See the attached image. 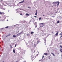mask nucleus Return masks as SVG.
I'll use <instances>...</instances> for the list:
<instances>
[{
	"mask_svg": "<svg viewBox=\"0 0 62 62\" xmlns=\"http://www.w3.org/2000/svg\"><path fill=\"white\" fill-rule=\"evenodd\" d=\"M24 0H23L22 1L19 2V4H21V3H22L23 4L24 3Z\"/></svg>",
	"mask_w": 62,
	"mask_h": 62,
	"instance_id": "nucleus-1",
	"label": "nucleus"
},
{
	"mask_svg": "<svg viewBox=\"0 0 62 62\" xmlns=\"http://www.w3.org/2000/svg\"><path fill=\"white\" fill-rule=\"evenodd\" d=\"M1 17H0V19H1Z\"/></svg>",
	"mask_w": 62,
	"mask_h": 62,
	"instance_id": "nucleus-46",
	"label": "nucleus"
},
{
	"mask_svg": "<svg viewBox=\"0 0 62 62\" xmlns=\"http://www.w3.org/2000/svg\"><path fill=\"white\" fill-rule=\"evenodd\" d=\"M11 35V34H8V36H10Z\"/></svg>",
	"mask_w": 62,
	"mask_h": 62,
	"instance_id": "nucleus-20",
	"label": "nucleus"
},
{
	"mask_svg": "<svg viewBox=\"0 0 62 62\" xmlns=\"http://www.w3.org/2000/svg\"><path fill=\"white\" fill-rule=\"evenodd\" d=\"M28 34H27V36H28Z\"/></svg>",
	"mask_w": 62,
	"mask_h": 62,
	"instance_id": "nucleus-39",
	"label": "nucleus"
},
{
	"mask_svg": "<svg viewBox=\"0 0 62 62\" xmlns=\"http://www.w3.org/2000/svg\"><path fill=\"white\" fill-rule=\"evenodd\" d=\"M24 22H25V21H24Z\"/></svg>",
	"mask_w": 62,
	"mask_h": 62,
	"instance_id": "nucleus-48",
	"label": "nucleus"
},
{
	"mask_svg": "<svg viewBox=\"0 0 62 62\" xmlns=\"http://www.w3.org/2000/svg\"><path fill=\"white\" fill-rule=\"evenodd\" d=\"M8 35H7L6 36V37H8Z\"/></svg>",
	"mask_w": 62,
	"mask_h": 62,
	"instance_id": "nucleus-37",
	"label": "nucleus"
},
{
	"mask_svg": "<svg viewBox=\"0 0 62 62\" xmlns=\"http://www.w3.org/2000/svg\"><path fill=\"white\" fill-rule=\"evenodd\" d=\"M34 52L35 53V51H34Z\"/></svg>",
	"mask_w": 62,
	"mask_h": 62,
	"instance_id": "nucleus-44",
	"label": "nucleus"
},
{
	"mask_svg": "<svg viewBox=\"0 0 62 62\" xmlns=\"http://www.w3.org/2000/svg\"><path fill=\"white\" fill-rule=\"evenodd\" d=\"M34 32H31V34H34Z\"/></svg>",
	"mask_w": 62,
	"mask_h": 62,
	"instance_id": "nucleus-17",
	"label": "nucleus"
},
{
	"mask_svg": "<svg viewBox=\"0 0 62 62\" xmlns=\"http://www.w3.org/2000/svg\"><path fill=\"white\" fill-rule=\"evenodd\" d=\"M20 15H22V14L20 13Z\"/></svg>",
	"mask_w": 62,
	"mask_h": 62,
	"instance_id": "nucleus-33",
	"label": "nucleus"
},
{
	"mask_svg": "<svg viewBox=\"0 0 62 62\" xmlns=\"http://www.w3.org/2000/svg\"><path fill=\"white\" fill-rule=\"evenodd\" d=\"M52 33H53V32H52Z\"/></svg>",
	"mask_w": 62,
	"mask_h": 62,
	"instance_id": "nucleus-51",
	"label": "nucleus"
},
{
	"mask_svg": "<svg viewBox=\"0 0 62 62\" xmlns=\"http://www.w3.org/2000/svg\"><path fill=\"white\" fill-rule=\"evenodd\" d=\"M44 54V55H46L47 54V53H44V54Z\"/></svg>",
	"mask_w": 62,
	"mask_h": 62,
	"instance_id": "nucleus-6",
	"label": "nucleus"
},
{
	"mask_svg": "<svg viewBox=\"0 0 62 62\" xmlns=\"http://www.w3.org/2000/svg\"><path fill=\"white\" fill-rule=\"evenodd\" d=\"M34 17H35V18H37V16H34Z\"/></svg>",
	"mask_w": 62,
	"mask_h": 62,
	"instance_id": "nucleus-31",
	"label": "nucleus"
},
{
	"mask_svg": "<svg viewBox=\"0 0 62 62\" xmlns=\"http://www.w3.org/2000/svg\"><path fill=\"white\" fill-rule=\"evenodd\" d=\"M44 41H45V43H46V39H44Z\"/></svg>",
	"mask_w": 62,
	"mask_h": 62,
	"instance_id": "nucleus-4",
	"label": "nucleus"
},
{
	"mask_svg": "<svg viewBox=\"0 0 62 62\" xmlns=\"http://www.w3.org/2000/svg\"><path fill=\"white\" fill-rule=\"evenodd\" d=\"M4 62V61H3L2 62Z\"/></svg>",
	"mask_w": 62,
	"mask_h": 62,
	"instance_id": "nucleus-53",
	"label": "nucleus"
},
{
	"mask_svg": "<svg viewBox=\"0 0 62 62\" xmlns=\"http://www.w3.org/2000/svg\"><path fill=\"white\" fill-rule=\"evenodd\" d=\"M4 6H7V5H5V4H4Z\"/></svg>",
	"mask_w": 62,
	"mask_h": 62,
	"instance_id": "nucleus-34",
	"label": "nucleus"
},
{
	"mask_svg": "<svg viewBox=\"0 0 62 62\" xmlns=\"http://www.w3.org/2000/svg\"><path fill=\"white\" fill-rule=\"evenodd\" d=\"M8 21V20H7V21Z\"/></svg>",
	"mask_w": 62,
	"mask_h": 62,
	"instance_id": "nucleus-42",
	"label": "nucleus"
},
{
	"mask_svg": "<svg viewBox=\"0 0 62 62\" xmlns=\"http://www.w3.org/2000/svg\"><path fill=\"white\" fill-rule=\"evenodd\" d=\"M23 22V21H21V23H23V22Z\"/></svg>",
	"mask_w": 62,
	"mask_h": 62,
	"instance_id": "nucleus-35",
	"label": "nucleus"
},
{
	"mask_svg": "<svg viewBox=\"0 0 62 62\" xmlns=\"http://www.w3.org/2000/svg\"><path fill=\"white\" fill-rule=\"evenodd\" d=\"M41 26V27H43V26Z\"/></svg>",
	"mask_w": 62,
	"mask_h": 62,
	"instance_id": "nucleus-43",
	"label": "nucleus"
},
{
	"mask_svg": "<svg viewBox=\"0 0 62 62\" xmlns=\"http://www.w3.org/2000/svg\"><path fill=\"white\" fill-rule=\"evenodd\" d=\"M43 16H44V15H43Z\"/></svg>",
	"mask_w": 62,
	"mask_h": 62,
	"instance_id": "nucleus-52",
	"label": "nucleus"
},
{
	"mask_svg": "<svg viewBox=\"0 0 62 62\" xmlns=\"http://www.w3.org/2000/svg\"><path fill=\"white\" fill-rule=\"evenodd\" d=\"M26 15H27V16L29 15V14L27 13L26 14Z\"/></svg>",
	"mask_w": 62,
	"mask_h": 62,
	"instance_id": "nucleus-22",
	"label": "nucleus"
},
{
	"mask_svg": "<svg viewBox=\"0 0 62 62\" xmlns=\"http://www.w3.org/2000/svg\"><path fill=\"white\" fill-rule=\"evenodd\" d=\"M13 37L14 38H15L16 37V36L15 35H13Z\"/></svg>",
	"mask_w": 62,
	"mask_h": 62,
	"instance_id": "nucleus-8",
	"label": "nucleus"
},
{
	"mask_svg": "<svg viewBox=\"0 0 62 62\" xmlns=\"http://www.w3.org/2000/svg\"><path fill=\"white\" fill-rule=\"evenodd\" d=\"M8 12H9V10H8Z\"/></svg>",
	"mask_w": 62,
	"mask_h": 62,
	"instance_id": "nucleus-45",
	"label": "nucleus"
},
{
	"mask_svg": "<svg viewBox=\"0 0 62 62\" xmlns=\"http://www.w3.org/2000/svg\"><path fill=\"white\" fill-rule=\"evenodd\" d=\"M32 57L31 56V57Z\"/></svg>",
	"mask_w": 62,
	"mask_h": 62,
	"instance_id": "nucleus-58",
	"label": "nucleus"
},
{
	"mask_svg": "<svg viewBox=\"0 0 62 62\" xmlns=\"http://www.w3.org/2000/svg\"><path fill=\"white\" fill-rule=\"evenodd\" d=\"M13 53H15V50L13 49Z\"/></svg>",
	"mask_w": 62,
	"mask_h": 62,
	"instance_id": "nucleus-10",
	"label": "nucleus"
},
{
	"mask_svg": "<svg viewBox=\"0 0 62 62\" xmlns=\"http://www.w3.org/2000/svg\"><path fill=\"white\" fill-rule=\"evenodd\" d=\"M52 17L53 18H54L55 17V16H52Z\"/></svg>",
	"mask_w": 62,
	"mask_h": 62,
	"instance_id": "nucleus-16",
	"label": "nucleus"
},
{
	"mask_svg": "<svg viewBox=\"0 0 62 62\" xmlns=\"http://www.w3.org/2000/svg\"><path fill=\"white\" fill-rule=\"evenodd\" d=\"M35 15H37V11H36V13L35 14Z\"/></svg>",
	"mask_w": 62,
	"mask_h": 62,
	"instance_id": "nucleus-13",
	"label": "nucleus"
},
{
	"mask_svg": "<svg viewBox=\"0 0 62 62\" xmlns=\"http://www.w3.org/2000/svg\"><path fill=\"white\" fill-rule=\"evenodd\" d=\"M28 8H29L30 9H31V7H28Z\"/></svg>",
	"mask_w": 62,
	"mask_h": 62,
	"instance_id": "nucleus-24",
	"label": "nucleus"
},
{
	"mask_svg": "<svg viewBox=\"0 0 62 62\" xmlns=\"http://www.w3.org/2000/svg\"><path fill=\"white\" fill-rule=\"evenodd\" d=\"M37 44L36 45L35 44H34V47H36V45H37Z\"/></svg>",
	"mask_w": 62,
	"mask_h": 62,
	"instance_id": "nucleus-9",
	"label": "nucleus"
},
{
	"mask_svg": "<svg viewBox=\"0 0 62 62\" xmlns=\"http://www.w3.org/2000/svg\"><path fill=\"white\" fill-rule=\"evenodd\" d=\"M3 10H5V9H4V8H3Z\"/></svg>",
	"mask_w": 62,
	"mask_h": 62,
	"instance_id": "nucleus-36",
	"label": "nucleus"
},
{
	"mask_svg": "<svg viewBox=\"0 0 62 62\" xmlns=\"http://www.w3.org/2000/svg\"><path fill=\"white\" fill-rule=\"evenodd\" d=\"M39 42H40V41H37V44H38L39 43Z\"/></svg>",
	"mask_w": 62,
	"mask_h": 62,
	"instance_id": "nucleus-14",
	"label": "nucleus"
},
{
	"mask_svg": "<svg viewBox=\"0 0 62 62\" xmlns=\"http://www.w3.org/2000/svg\"><path fill=\"white\" fill-rule=\"evenodd\" d=\"M41 18L40 17V18H39V20H41Z\"/></svg>",
	"mask_w": 62,
	"mask_h": 62,
	"instance_id": "nucleus-23",
	"label": "nucleus"
},
{
	"mask_svg": "<svg viewBox=\"0 0 62 62\" xmlns=\"http://www.w3.org/2000/svg\"><path fill=\"white\" fill-rule=\"evenodd\" d=\"M36 11L37 12V10H36Z\"/></svg>",
	"mask_w": 62,
	"mask_h": 62,
	"instance_id": "nucleus-54",
	"label": "nucleus"
},
{
	"mask_svg": "<svg viewBox=\"0 0 62 62\" xmlns=\"http://www.w3.org/2000/svg\"><path fill=\"white\" fill-rule=\"evenodd\" d=\"M1 29H4V28H1Z\"/></svg>",
	"mask_w": 62,
	"mask_h": 62,
	"instance_id": "nucleus-38",
	"label": "nucleus"
},
{
	"mask_svg": "<svg viewBox=\"0 0 62 62\" xmlns=\"http://www.w3.org/2000/svg\"><path fill=\"white\" fill-rule=\"evenodd\" d=\"M37 27V25H36L35 27V28H36V27Z\"/></svg>",
	"mask_w": 62,
	"mask_h": 62,
	"instance_id": "nucleus-32",
	"label": "nucleus"
},
{
	"mask_svg": "<svg viewBox=\"0 0 62 62\" xmlns=\"http://www.w3.org/2000/svg\"><path fill=\"white\" fill-rule=\"evenodd\" d=\"M37 39H38V38H37Z\"/></svg>",
	"mask_w": 62,
	"mask_h": 62,
	"instance_id": "nucleus-47",
	"label": "nucleus"
},
{
	"mask_svg": "<svg viewBox=\"0 0 62 62\" xmlns=\"http://www.w3.org/2000/svg\"><path fill=\"white\" fill-rule=\"evenodd\" d=\"M61 35L62 36H61L60 37V38H61V37H62V34L60 33V35H61Z\"/></svg>",
	"mask_w": 62,
	"mask_h": 62,
	"instance_id": "nucleus-21",
	"label": "nucleus"
},
{
	"mask_svg": "<svg viewBox=\"0 0 62 62\" xmlns=\"http://www.w3.org/2000/svg\"><path fill=\"white\" fill-rule=\"evenodd\" d=\"M57 33L55 34L56 36H58V32H57Z\"/></svg>",
	"mask_w": 62,
	"mask_h": 62,
	"instance_id": "nucleus-7",
	"label": "nucleus"
},
{
	"mask_svg": "<svg viewBox=\"0 0 62 62\" xmlns=\"http://www.w3.org/2000/svg\"><path fill=\"white\" fill-rule=\"evenodd\" d=\"M17 46V44H16L15 45V47H16Z\"/></svg>",
	"mask_w": 62,
	"mask_h": 62,
	"instance_id": "nucleus-25",
	"label": "nucleus"
},
{
	"mask_svg": "<svg viewBox=\"0 0 62 62\" xmlns=\"http://www.w3.org/2000/svg\"><path fill=\"white\" fill-rule=\"evenodd\" d=\"M2 13L1 12H0V14L2 15ZM4 14V13L3 14Z\"/></svg>",
	"mask_w": 62,
	"mask_h": 62,
	"instance_id": "nucleus-15",
	"label": "nucleus"
},
{
	"mask_svg": "<svg viewBox=\"0 0 62 62\" xmlns=\"http://www.w3.org/2000/svg\"><path fill=\"white\" fill-rule=\"evenodd\" d=\"M49 59H50V58H49Z\"/></svg>",
	"mask_w": 62,
	"mask_h": 62,
	"instance_id": "nucleus-57",
	"label": "nucleus"
},
{
	"mask_svg": "<svg viewBox=\"0 0 62 62\" xmlns=\"http://www.w3.org/2000/svg\"><path fill=\"white\" fill-rule=\"evenodd\" d=\"M54 2L53 3V4H56V2Z\"/></svg>",
	"mask_w": 62,
	"mask_h": 62,
	"instance_id": "nucleus-5",
	"label": "nucleus"
},
{
	"mask_svg": "<svg viewBox=\"0 0 62 62\" xmlns=\"http://www.w3.org/2000/svg\"><path fill=\"white\" fill-rule=\"evenodd\" d=\"M60 47H61V48H62V46H61L60 45Z\"/></svg>",
	"mask_w": 62,
	"mask_h": 62,
	"instance_id": "nucleus-29",
	"label": "nucleus"
},
{
	"mask_svg": "<svg viewBox=\"0 0 62 62\" xmlns=\"http://www.w3.org/2000/svg\"><path fill=\"white\" fill-rule=\"evenodd\" d=\"M17 36H20V34H19V33L17 35Z\"/></svg>",
	"mask_w": 62,
	"mask_h": 62,
	"instance_id": "nucleus-26",
	"label": "nucleus"
},
{
	"mask_svg": "<svg viewBox=\"0 0 62 62\" xmlns=\"http://www.w3.org/2000/svg\"><path fill=\"white\" fill-rule=\"evenodd\" d=\"M44 56H42V59H43V58H44Z\"/></svg>",
	"mask_w": 62,
	"mask_h": 62,
	"instance_id": "nucleus-28",
	"label": "nucleus"
},
{
	"mask_svg": "<svg viewBox=\"0 0 62 62\" xmlns=\"http://www.w3.org/2000/svg\"><path fill=\"white\" fill-rule=\"evenodd\" d=\"M2 13H4V12H3Z\"/></svg>",
	"mask_w": 62,
	"mask_h": 62,
	"instance_id": "nucleus-56",
	"label": "nucleus"
},
{
	"mask_svg": "<svg viewBox=\"0 0 62 62\" xmlns=\"http://www.w3.org/2000/svg\"><path fill=\"white\" fill-rule=\"evenodd\" d=\"M16 62H18V61H17Z\"/></svg>",
	"mask_w": 62,
	"mask_h": 62,
	"instance_id": "nucleus-40",
	"label": "nucleus"
},
{
	"mask_svg": "<svg viewBox=\"0 0 62 62\" xmlns=\"http://www.w3.org/2000/svg\"><path fill=\"white\" fill-rule=\"evenodd\" d=\"M56 3V4H57V3H58V4H57V6H58L59 5V2H57Z\"/></svg>",
	"mask_w": 62,
	"mask_h": 62,
	"instance_id": "nucleus-3",
	"label": "nucleus"
},
{
	"mask_svg": "<svg viewBox=\"0 0 62 62\" xmlns=\"http://www.w3.org/2000/svg\"><path fill=\"white\" fill-rule=\"evenodd\" d=\"M15 26H16V25H15Z\"/></svg>",
	"mask_w": 62,
	"mask_h": 62,
	"instance_id": "nucleus-50",
	"label": "nucleus"
},
{
	"mask_svg": "<svg viewBox=\"0 0 62 62\" xmlns=\"http://www.w3.org/2000/svg\"><path fill=\"white\" fill-rule=\"evenodd\" d=\"M25 62V61H24V62Z\"/></svg>",
	"mask_w": 62,
	"mask_h": 62,
	"instance_id": "nucleus-49",
	"label": "nucleus"
},
{
	"mask_svg": "<svg viewBox=\"0 0 62 62\" xmlns=\"http://www.w3.org/2000/svg\"><path fill=\"white\" fill-rule=\"evenodd\" d=\"M52 54L54 56H55V55L53 53H52Z\"/></svg>",
	"mask_w": 62,
	"mask_h": 62,
	"instance_id": "nucleus-12",
	"label": "nucleus"
},
{
	"mask_svg": "<svg viewBox=\"0 0 62 62\" xmlns=\"http://www.w3.org/2000/svg\"><path fill=\"white\" fill-rule=\"evenodd\" d=\"M34 24L35 25H37V22H35V23H34Z\"/></svg>",
	"mask_w": 62,
	"mask_h": 62,
	"instance_id": "nucleus-11",
	"label": "nucleus"
},
{
	"mask_svg": "<svg viewBox=\"0 0 62 62\" xmlns=\"http://www.w3.org/2000/svg\"><path fill=\"white\" fill-rule=\"evenodd\" d=\"M52 16H51V15H50V16H51V17H52Z\"/></svg>",
	"mask_w": 62,
	"mask_h": 62,
	"instance_id": "nucleus-41",
	"label": "nucleus"
},
{
	"mask_svg": "<svg viewBox=\"0 0 62 62\" xmlns=\"http://www.w3.org/2000/svg\"><path fill=\"white\" fill-rule=\"evenodd\" d=\"M5 28H8V26H7L5 27Z\"/></svg>",
	"mask_w": 62,
	"mask_h": 62,
	"instance_id": "nucleus-27",
	"label": "nucleus"
},
{
	"mask_svg": "<svg viewBox=\"0 0 62 62\" xmlns=\"http://www.w3.org/2000/svg\"><path fill=\"white\" fill-rule=\"evenodd\" d=\"M57 23H59V21H58L57 22Z\"/></svg>",
	"mask_w": 62,
	"mask_h": 62,
	"instance_id": "nucleus-18",
	"label": "nucleus"
},
{
	"mask_svg": "<svg viewBox=\"0 0 62 62\" xmlns=\"http://www.w3.org/2000/svg\"><path fill=\"white\" fill-rule=\"evenodd\" d=\"M44 2H45V1L44 0Z\"/></svg>",
	"mask_w": 62,
	"mask_h": 62,
	"instance_id": "nucleus-55",
	"label": "nucleus"
},
{
	"mask_svg": "<svg viewBox=\"0 0 62 62\" xmlns=\"http://www.w3.org/2000/svg\"><path fill=\"white\" fill-rule=\"evenodd\" d=\"M10 46H11V48H12V46H11V45H10Z\"/></svg>",
	"mask_w": 62,
	"mask_h": 62,
	"instance_id": "nucleus-30",
	"label": "nucleus"
},
{
	"mask_svg": "<svg viewBox=\"0 0 62 62\" xmlns=\"http://www.w3.org/2000/svg\"><path fill=\"white\" fill-rule=\"evenodd\" d=\"M23 31H22L21 32H20V33H19V34L20 35H21V34H23Z\"/></svg>",
	"mask_w": 62,
	"mask_h": 62,
	"instance_id": "nucleus-2",
	"label": "nucleus"
},
{
	"mask_svg": "<svg viewBox=\"0 0 62 62\" xmlns=\"http://www.w3.org/2000/svg\"><path fill=\"white\" fill-rule=\"evenodd\" d=\"M40 24H42V25H44V23H42Z\"/></svg>",
	"mask_w": 62,
	"mask_h": 62,
	"instance_id": "nucleus-19",
	"label": "nucleus"
}]
</instances>
